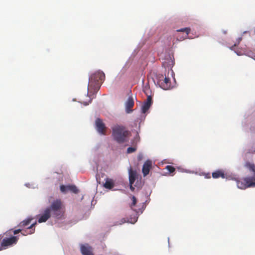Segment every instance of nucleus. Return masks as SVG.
Masks as SVG:
<instances>
[{"label":"nucleus","instance_id":"nucleus-14","mask_svg":"<svg viewBox=\"0 0 255 255\" xmlns=\"http://www.w3.org/2000/svg\"><path fill=\"white\" fill-rule=\"evenodd\" d=\"M129 184H133L137 178V174L135 170L130 167L128 170Z\"/></svg>","mask_w":255,"mask_h":255},{"label":"nucleus","instance_id":"nucleus-1","mask_svg":"<svg viewBox=\"0 0 255 255\" xmlns=\"http://www.w3.org/2000/svg\"><path fill=\"white\" fill-rule=\"evenodd\" d=\"M64 206L62 202L60 199H56L52 202L49 207L45 209L38 221L39 223L45 222L51 216L60 219L64 216Z\"/></svg>","mask_w":255,"mask_h":255},{"label":"nucleus","instance_id":"nucleus-27","mask_svg":"<svg viewBox=\"0 0 255 255\" xmlns=\"http://www.w3.org/2000/svg\"><path fill=\"white\" fill-rule=\"evenodd\" d=\"M163 65L165 67L166 66L165 65V63H163Z\"/></svg>","mask_w":255,"mask_h":255},{"label":"nucleus","instance_id":"nucleus-21","mask_svg":"<svg viewBox=\"0 0 255 255\" xmlns=\"http://www.w3.org/2000/svg\"><path fill=\"white\" fill-rule=\"evenodd\" d=\"M165 169L167 170L169 174H172L175 171V168L171 165H167Z\"/></svg>","mask_w":255,"mask_h":255},{"label":"nucleus","instance_id":"nucleus-17","mask_svg":"<svg viewBox=\"0 0 255 255\" xmlns=\"http://www.w3.org/2000/svg\"><path fill=\"white\" fill-rule=\"evenodd\" d=\"M32 219H33L32 218H28L26 220H23V221L21 222L18 225V227H22V228H27L26 227L28 226L30 224V223H31V221Z\"/></svg>","mask_w":255,"mask_h":255},{"label":"nucleus","instance_id":"nucleus-12","mask_svg":"<svg viewBox=\"0 0 255 255\" xmlns=\"http://www.w3.org/2000/svg\"><path fill=\"white\" fill-rule=\"evenodd\" d=\"M152 104V98L150 96H148L146 102L142 106V112L145 113L149 109Z\"/></svg>","mask_w":255,"mask_h":255},{"label":"nucleus","instance_id":"nucleus-25","mask_svg":"<svg viewBox=\"0 0 255 255\" xmlns=\"http://www.w3.org/2000/svg\"><path fill=\"white\" fill-rule=\"evenodd\" d=\"M130 189L132 191H133L134 190V188L132 186V184H130Z\"/></svg>","mask_w":255,"mask_h":255},{"label":"nucleus","instance_id":"nucleus-5","mask_svg":"<svg viewBox=\"0 0 255 255\" xmlns=\"http://www.w3.org/2000/svg\"><path fill=\"white\" fill-rule=\"evenodd\" d=\"M157 84L160 87L165 90L170 89L172 87L170 78L164 77L163 75H161L158 77Z\"/></svg>","mask_w":255,"mask_h":255},{"label":"nucleus","instance_id":"nucleus-24","mask_svg":"<svg viewBox=\"0 0 255 255\" xmlns=\"http://www.w3.org/2000/svg\"><path fill=\"white\" fill-rule=\"evenodd\" d=\"M205 178H210L211 176L210 173H207L205 174Z\"/></svg>","mask_w":255,"mask_h":255},{"label":"nucleus","instance_id":"nucleus-18","mask_svg":"<svg viewBox=\"0 0 255 255\" xmlns=\"http://www.w3.org/2000/svg\"><path fill=\"white\" fill-rule=\"evenodd\" d=\"M136 221H137V218H136L131 219L130 221H129L128 220H127L126 218H124L121 219V220L120 221V222L119 224H116V225H122L126 222H129V223H130L132 224H134V223H135L136 222Z\"/></svg>","mask_w":255,"mask_h":255},{"label":"nucleus","instance_id":"nucleus-7","mask_svg":"<svg viewBox=\"0 0 255 255\" xmlns=\"http://www.w3.org/2000/svg\"><path fill=\"white\" fill-rule=\"evenodd\" d=\"M95 124L96 129L98 132L102 134H106V128L102 120L100 119H96Z\"/></svg>","mask_w":255,"mask_h":255},{"label":"nucleus","instance_id":"nucleus-26","mask_svg":"<svg viewBox=\"0 0 255 255\" xmlns=\"http://www.w3.org/2000/svg\"><path fill=\"white\" fill-rule=\"evenodd\" d=\"M13 232L14 235H16V230H14L13 231Z\"/></svg>","mask_w":255,"mask_h":255},{"label":"nucleus","instance_id":"nucleus-16","mask_svg":"<svg viewBox=\"0 0 255 255\" xmlns=\"http://www.w3.org/2000/svg\"><path fill=\"white\" fill-rule=\"evenodd\" d=\"M212 177L214 178H218L219 177L225 178V175L223 171L221 170H219L212 173Z\"/></svg>","mask_w":255,"mask_h":255},{"label":"nucleus","instance_id":"nucleus-6","mask_svg":"<svg viewBox=\"0 0 255 255\" xmlns=\"http://www.w3.org/2000/svg\"><path fill=\"white\" fill-rule=\"evenodd\" d=\"M36 225V222L32 223L30 226L26 228L25 230L18 229H17V234L21 233L22 235L26 236L27 235L32 234L35 232V226Z\"/></svg>","mask_w":255,"mask_h":255},{"label":"nucleus","instance_id":"nucleus-9","mask_svg":"<svg viewBox=\"0 0 255 255\" xmlns=\"http://www.w3.org/2000/svg\"><path fill=\"white\" fill-rule=\"evenodd\" d=\"M152 162L150 160H148L144 162L142 168V172L144 176H146L149 174Z\"/></svg>","mask_w":255,"mask_h":255},{"label":"nucleus","instance_id":"nucleus-19","mask_svg":"<svg viewBox=\"0 0 255 255\" xmlns=\"http://www.w3.org/2000/svg\"><path fill=\"white\" fill-rule=\"evenodd\" d=\"M190 31H191V29L189 27H185V28H181V29L177 30V31H178V32H185L186 33V35L185 37V38L186 37H187V36L189 34V33H190Z\"/></svg>","mask_w":255,"mask_h":255},{"label":"nucleus","instance_id":"nucleus-4","mask_svg":"<svg viewBox=\"0 0 255 255\" xmlns=\"http://www.w3.org/2000/svg\"><path fill=\"white\" fill-rule=\"evenodd\" d=\"M105 75L103 72L98 71L89 77L88 89H93L94 92L99 90L101 85L105 80Z\"/></svg>","mask_w":255,"mask_h":255},{"label":"nucleus","instance_id":"nucleus-10","mask_svg":"<svg viewBox=\"0 0 255 255\" xmlns=\"http://www.w3.org/2000/svg\"><path fill=\"white\" fill-rule=\"evenodd\" d=\"M80 249L83 255H94L91 247L88 244L82 245Z\"/></svg>","mask_w":255,"mask_h":255},{"label":"nucleus","instance_id":"nucleus-22","mask_svg":"<svg viewBox=\"0 0 255 255\" xmlns=\"http://www.w3.org/2000/svg\"><path fill=\"white\" fill-rule=\"evenodd\" d=\"M131 200H132V203H131L130 205V208L134 210L135 211H136V212H137L135 209H133V207L136 205V198H135V196H132V197H131Z\"/></svg>","mask_w":255,"mask_h":255},{"label":"nucleus","instance_id":"nucleus-20","mask_svg":"<svg viewBox=\"0 0 255 255\" xmlns=\"http://www.w3.org/2000/svg\"><path fill=\"white\" fill-rule=\"evenodd\" d=\"M68 190L74 193H77L78 192V189L75 185H68Z\"/></svg>","mask_w":255,"mask_h":255},{"label":"nucleus","instance_id":"nucleus-3","mask_svg":"<svg viewBox=\"0 0 255 255\" xmlns=\"http://www.w3.org/2000/svg\"><path fill=\"white\" fill-rule=\"evenodd\" d=\"M130 135V132L123 126L116 125L112 128V136L118 143L128 141Z\"/></svg>","mask_w":255,"mask_h":255},{"label":"nucleus","instance_id":"nucleus-2","mask_svg":"<svg viewBox=\"0 0 255 255\" xmlns=\"http://www.w3.org/2000/svg\"><path fill=\"white\" fill-rule=\"evenodd\" d=\"M245 167L247 169L251 174V176H247L244 178L242 181L238 178H234L237 183L238 187L241 189H245L249 187L255 186V165L253 163L249 161L246 162L245 164Z\"/></svg>","mask_w":255,"mask_h":255},{"label":"nucleus","instance_id":"nucleus-13","mask_svg":"<svg viewBox=\"0 0 255 255\" xmlns=\"http://www.w3.org/2000/svg\"><path fill=\"white\" fill-rule=\"evenodd\" d=\"M139 141V139L138 136H136L131 141V144L133 146L132 147H129L127 149V153H131L132 152H134L136 150V144L137 142Z\"/></svg>","mask_w":255,"mask_h":255},{"label":"nucleus","instance_id":"nucleus-28","mask_svg":"<svg viewBox=\"0 0 255 255\" xmlns=\"http://www.w3.org/2000/svg\"><path fill=\"white\" fill-rule=\"evenodd\" d=\"M223 33H224V34H226V33H227V31H223Z\"/></svg>","mask_w":255,"mask_h":255},{"label":"nucleus","instance_id":"nucleus-15","mask_svg":"<svg viewBox=\"0 0 255 255\" xmlns=\"http://www.w3.org/2000/svg\"><path fill=\"white\" fill-rule=\"evenodd\" d=\"M115 186L114 181L111 178H106L105 179V183L104 184V187L108 189H111Z\"/></svg>","mask_w":255,"mask_h":255},{"label":"nucleus","instance_id":"nucleus-8","mask_svg":"<svg viewBox=\"0 0 255 255\" xmlns=\"http://www.w3.org/2000/svg\"><path fill=\"white\" fill-rule=\"evenodd\" d=\"M134 106V101L132 97H129L125 103L126 111L127 113H130L132 111L131 109Z\"/></svg>","mask_w":255,"mask_h":255},{"label":"nucleus","instance_id":"nucleus-23","mask_svg":"<svg viewBox=\"0 0 255 255\" xmlns=\"http://www.w3.org/2000/svg\"><path fill=\"white\" fill-rule=\"evenodd\" d=\"M60 189L61 191L63 193H65L67 191H68V186H65V185H62L60 186Z\"/></svg>","mask_w":255,"mask_h":255},{"label":"nucleus","instance_id":"nucleus-11","mask_svg":"<svg viewBox=\"0 0 255 255\" xmlns=\"http://www.w3.org/2000/svg\"><path fill=\"white\" fill-rule=\"evenodd\" d=\"M15 241L16 237H12L8 238H5L2 240L1 245L2 247H7L14 243Z\"/></svg>","mask_w":255,"mask_h":255}]
</instances>
